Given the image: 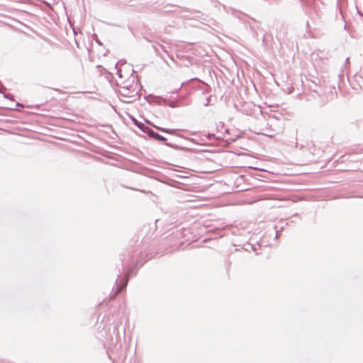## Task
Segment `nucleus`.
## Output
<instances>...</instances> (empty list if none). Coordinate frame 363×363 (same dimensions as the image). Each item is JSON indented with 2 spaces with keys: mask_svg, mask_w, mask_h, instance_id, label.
<instances>
[{
  "mask_svg": "<svg viewBox=\"0 0 363 363\" xmlns=\"http://www.w3.org/2000/svg\"><path fill=\"white\" fill-rule=\"evenodd\" d=\"M155 137L157 139H158V140H162V141H164V140H165V138H164V137H162V135H158V134H155Z\"/></svg>",
  "mask_w": 363,
  "mask_h": 363,
  "instance_id": "obj_1",
  "label": "nucleus"
},
{
  "mask_svg": "<svg viewBox=\"0 0 363 363\" xmlns=\"http://www.w3.org/2000/svg\"><path fill=\"white\" fill-rule=\"evenodd\" d=\"M157 128L160 129L162 132L167 133H172V132L170 130H167V129H164V128Z\"/></svg>",
  "mask_w": 363,
  "mask_h": 363,
  "instance_id": "obj_2",
  "label": "nucleus"
},
{
  "mask_svg": "<svg viewBox=\"0 0 363 363\" xmlns=\"http://www.w3.org/2000/svg\"><path fill=\"white\" fill-rule=\"evenodd\" d=\"M135 124L138 126V128H141L140 125H139L136 122Z\"/></svg>",
  "mask_w": 363,
  "mask_h": 363,
  "instance_id": "obj_3",
  "label": "nucleus"
}]
</instances>
